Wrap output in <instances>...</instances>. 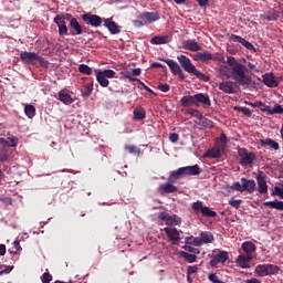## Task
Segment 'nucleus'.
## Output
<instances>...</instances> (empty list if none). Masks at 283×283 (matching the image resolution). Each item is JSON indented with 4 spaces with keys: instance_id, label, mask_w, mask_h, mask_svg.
<instances>
[{
    "instance_id": "1",
    "label": "nucleus",
    "mask_w": 283,
    "mask_h": 283,
    "mask_svg": "<svg viewBox=\"0 0 283 283\" xmlns=\"http://www.w3.org/2000/svg\"><path fill=\"white\" fill-rule=\"evenodd\" d=\"M233 81H222L219 83V90L224 94H238L241 87H251L253 85V77L247 74V66L241 63H235L232 67Z\"/></svg>"
},
{
    "instance_id": "2",
    "label": "nucleus",
    "mask_w": 283,
    "mask_h": 283,
    "mask_svg": "<svg viewBox=\"0 0 283 283\" xmlns=\"http://www.w3.org/2000/svg\"><path fill=\"white\" fill-rule=\"evenodd\" d=\"M177 60L179 61L181 67H184L185 72H188V74H193V76H197L200 81H203L205 83H208L209 75L203 74L200 71L196 70V65L191 63V60L187 55H178Z\"/></svg>"
},
{
    "instance_id": "3",
    "label": "nucleus",
    "mask_w": 283,
    "mask_h": 283,
    "mask_svg": "<svg viewBox=\"0 0 283 283\" xmlns=\"http://www.w3.org/2000/svg\"><path fill=\"white\" fill-rule=\"evenodd\" d=\"M20 60L22 63H27L29 65H36V63H40L41 67H44L45 70L50 67V62L44 60L43 56L39 55L36 52H21Z\"/></svg>"
},
{
    "instance_id": "4",
    "label": "nucleus",
    "mask_w": 283,
    "mask_h": 283,
    "mask_svg": "<svg viewBox=\"0 0 283 283\" xmlns=\"http://www.w3.org/2000/svg\"><path fill=\"white\" fill-rule=\"evenodd\" d=\"M192 211L196 216H203V218H216L218 212L211 210V208L203 206L202 201L197 200L191 205Z\"/></svg>"
},
{
    "instance_id": "5",
    "label": "nucleus",
    "mask_w": 283,
    "mask_h": 283,
    "mask_svg": "<svg viewBox=\"0 0 283 283\" xmlns=\"http://www.w3.org/2000/svg\"><path fill=\"white\" fill-rule=\"evenodd\" d=\"M158 220L165 222L167 227H180V224H182V218L178 214H170L168 212H160L158 214Z\"/></svg>"
},
{
    "instance_id": "6",
    "label": "nucleus",
    "mask_w": 283,
    "mask_h": 283,
    "mask_svg": "<svg viewBox=\"0 0 283 283\" xmlns=\"http://www.w3.org/2000/svg\"><path fill=\"white\" fill-rule=\"evenodd\" d=\"M238 154L241 158L239 160V165H241V167H251L253 163H255V153H249L247 148H240Z\"/></svg>"
},
{
    "instance_id": "7",
    "label": "nucleus",
    "mask_w": 283,
    "mask_h": 283,
    "mask_svg": "<svg viewBox=\"0 0 283 283\" xmlns=\"http://www.w3.org/2000/svg\"><path fill=\"white\" fill-rule=\"evenodd\" d=\"M80 17L86 25H91L92 28H101V25H103V18H101V15L84 13Z\"/></svg>"
},
{
    "instance_id": "8",
    "label": "nucleus",
    "mask_w": 283,
    "mask_h": 283,
    "mask_svg": "<svg viewBox=\"0 0 283 283\" xmlns=\"http://www.w3.org/2000/svg\"><path fill=\"white\" fill-rule=\"evenodd\" d=\"M159 61H164V63L168 65L172 74H175V76H178L181 81H185V78H187V76L185 75V72H182V69L180 67L178 62L174 60H165V59H159Z\"/></svg>"
},
{
    "instance_id": "9",
    "label": "nucleus",
    "mask_w": 283,
    "mask_h": 283,
    "mask_svg": "<svg viewBox=\"0 0 283 283\" xmlns=\"http://www.w3.org/2000/svg\"><path fill=\"white\" fill-rule=\"evenodd\" d=\"M230 41H232V43H240L241 45H243V48H245L247 50H250V52H258V49H255L253 43L247 41V39L240 35L231 34Z\"/></svg>"
},
{
    "instance_id": "10",
    "label": "nucleus",
    "mask_w": 283,
    "mask_h": 283,
    "mask_svg": "<svg viewBox=\"0 0 283 283\" xmlns=\"http://www.w3.org/2000/svg\"><path fill=\"white\" fill-rule=\"evenodd\" d=\"M164 231H165L168 240L170 242H172V244H178V242H180V232L178 231V229L171 228V227H166V228H164Z\"/></svg>"
},
{
    "instance_id": "11",
    "label": "nucleus",
    "mask_w": 283,
    "mask_h": 283,
    "mask_svg": "<svg viewBox=\"0 0 283 283\" xmlns=\"http://www.w3.org/2000/svg\"><path fill=\"white\" fill-rule=\"evenodd\" d=\"M195 102H196V107H200V105H202V107H211V98L209 97V95L205 94V93H198L195 94Z\"/></svg>"
},
{
    "instance_id": "12",
    "label": "nucleus",
    "mask_w": 283,
    "mask_h": 283,
    "mask_svg": "<svg viewBox=\"0 0 283 283\" xmlns=\"http://www.w3.org/2000/svg\"><path fill=\"white\" fill-rule=\"evenodd\" d=\"M138 19L147 23H156V21L160 20V13L158 12H143L138 15Z\"/></svg>"
},
{
    "instance_id": "13",
    "label": "nucleus",
    "mask_w": 283,
    "mask_h": 283,
    "mask_svg": "<svg viewBox=\"0 0 283 283\" xmlns=\"http://www.w3.org/2000/svg\"><path fill=\"white\" fill-rule=\"evenodd\" d=\"M229 260V252L219 251L218 254H214L212 260H210V266H217L219 264H224Z\"/></svg>"
},
{
    "instance_id": "14",
    "label": "nucleus",
    "mask_w": 283,
    "mask_h": 283,
    "mask_svg": "<svg viewBox=\"0 0 283 283\" xmlns=\"http://www.w3.org/2000/svg\"><path fill=\"white\" fill-rule=\"evenodd\" d=\"M258 182V191L259 193H268L269 192V185H266V177H264V172L259 171L256 176Z\"/></svg>"
},
{
    "instance_id": "15",
    "label": "nucleus",
    "mask_w": 283,
    "mask_h": 283,
    "mask_svg": "<svg viewBox=\"0 0 283 283\" xmlns=\"http://www.w3.org/2000/svg\"><path fill=\"white\" fill-rule=\"evenodd\" d=\"M251 260H253V255L240 254L235 260V264L241 269H249L251 266Z\"/></svg>"
},
{
    "instance_id": "16",
    "label": "nucleus",
    "mask_w": 283,
    "mask_h": 283,
    "mask_svg": "<svg viewBox=\"0 0 283 283\" xmlns=\"http://www.w3.org/2000/svg\"><path fill=\"white\" fill-rule=\"evenodd\" d=\"M69 25H70V29L73 30L71 32L72 36L83 34V27L81 25V23L76 18H72Z\"/></svg>"
},
{
    "instance_id": "17",
    "label": "nucleus",
    "mask_w": 283,
    "mask_h": 283,
    "mask_svg": "<svg viewBox=\"0 0 283 283\" xmlns=\"http://www.w3.org/2000/svg\"><path fill=\"white\" fill-rule=\"evenodd\" d=\"M104 25L105 28H107L111 34H120V27L116 22H114L112 19H105Z\"/></svg>"
},
{
    "instance_id": "18",
    "label": "nucleus",
    "mask_w": 283,
    "mask_h": 283,
    "mask_svg": "<svg viewBox=\"0 0 283 283\" xmlns=\"http://www.w3.org/2000/svg\"><path fill=\"white\" fill-rule=\"evenodd\" d=\"M184 50H189L190 52H200L202 46L196 40H186L184 42Z\"/></svg>"
},
{
    "instance_id": "19",
    "label": "nucleus",
    "mask_w": 283,
    "mask_h": 283,
    "mask_svg": "<svg viewBox=\"0 0 283 283\" xmlns=\"http://www.w3.org/2000/svg\"><path fill=\"white\" fill-rule=\"evenodd\" d=\"M261 147H270V149H273L274 151L280 150V144L272 139L271 137H268L265 139H260Z\"/></svg>"
},
{
    "instance_id": "20",
    "label": "nucleus",
    "mask_w": 283,
    "mask_h": 283,
    "mask_svg": "<svg viewBox=\"0 0 283 283\" xmlns=\"http://www.w3.org/2000/svg\"><path fill=\"white\" fill-rule=\"evenodd\" d=\"M263 83L268 87H277L279 85L277 78H275V75H273V73H265L263 75Z\"/></svg>"
},
{
    "instance_id": "21",
    "label": "nucleus",
    "mask_w": 283,
    "mask_h": 283,
    "mask_svg": "<svg viewBox=\"0 0 283 283\" xmlns=\"http://www.w3.org/2000/svg\"><path fill=\"white\" fill-rule=\"evenodd\" d=\"M171 41L169 35H155L150 39L151 45H165Z\"/></svg>"
},
{
    "instance_id": "22",
    "label": "nucleus",
    "mask_w": 283,
    "mask_h": 283,
    "mask_svg": "<svg viewBox=\"0 0 283 283\" xmlns=\"http://www.w3.org/2000/svg\"><path fill=\"white\" fill-rule=\"evenodd\" d=\"M241 182H243V191H248V193H253V191H255V180L241 178Z\"/></svg>"
},
{
    "instance_id": "23",
    "label": "nucleus",
    "mask_w": 283,
    "mask_h": 283,
    "mask_svg": "<svg viewBox=\"0 0 283 283\" xmlns=\"http://www.w3.org/2000/svg\"><path fill=\"white\" fill-rule=\"evenodd\" d=\"M160 193H176L178 187L174 186V182H166L159 186Z\"/></svg>"
},
{
    "instance_id": "24",
    "label": "nucleus",
    "mask_w": 283,
    "mask_h": 283,
    "mask_svg": "<svg viewBox=\"0 0 283 283\" xmlns=\"http://www.w3.org/2000/svg\"><path fill=\"white\" fill-rule=\"evenodd\" d=\"M184 176H200V166H186L181 167Z\"/></svg>"
},
{
    "instance_id": "25",
    "label": "nucleus",
    "mask_w": 283,
    "mask_h": 283,
    "mask_svg": "<svg viewBox=\"0 0 283 283\" xmlns=\"http://www.w3.org/2000/svg\"><path fill=\"white\" fill-rule=\"evenodd\" d=\"M182 107H196V95H186L180 99Z\"/></svg>"
},
{
    "instance_id": "26",
    "label": "nucleus",
    "mask_w": 283,
    "mask_h": 283,
    "mask_svg": "<svg viewBox=\"0 0 283 283\" xmlns=\"http://www.w3.org/2000/svg\"><path fill=\"white\" fill-rule=\"evenodd\" d=\"M53 21L59 28V35L60 36H67V24L65 23V21L59 20L56 18H54Z\"/></svg>"
},
{
    "instance_id": "27",
    "label": "nucleus",
    "mask_w": 283,
    "mask_h": 283,
    "mask_svg": "<svg viewBox=\"0 0 283 283\" xmlns=\"http://www.w3.org/2000/svg\"><path fill=\"white\" fill-rule=\"evenodd\" d=\"M59 101L63 103L64 105H72L74 103V98L69 93H65V91L59 92Z\"/></svg>"
},
{
    "instance_id": "28",
    "label": "nucleus",
    "mask_w": 283,
    "mask_h": 283,
    "mask_svg": "<svg viewBox=\"0 0 283 283\" xmlns=\"http://www.w3.org/2000/svg\"><path fill=\"white\" fill-rule=\"evenodd\" d=\"M182 176H185V172L181 167V168L170 172V176L168 177V182H178V180H180V178H182Z\"/></svg>"
},
{
    "instance_id": "29",
    "label": "nucleus",
    "mask_w": 283,
    "mask_h": 283,
    "mask_svg": "<svg viewBox=\"0 0 283 283\" xmlns=\"http://www.w3.org/2000/svg\"><path fill=\"white\" fill-rule=\"evenodd\" d=\"M95 76L101 87H109V80H107L106 76L101 74V70H95Z\"/></svg>"
},
{
    "instance_id": "30",
    "label": "nucleus",
    "mask_w": 283,
    "mask_h": 283,
    "mask_svg": "<svg viewBox=\"0 0 283 283\" xmlns=\"http://www.w3.org/2000/svg\"><path fill=\"white\" fill-rule=\"evenodd\" d=\"M241 249L244 251L245 255H253L255 253V245L251 241H245L242 243Z\"/></svg>"
},
{
    "instance_id": "31",
    "label": "nucleus",
    "mask_w": 283,
    "mask_h": 283,
    "mask_svg": "<svg viewBox=\"0 0 283 283\" xmlns=\"http://www.w3.org/2000/svg\"><path fill=\"white\" fill-rule=\"evenodd\" d=\"M0 145H2V147H17L19 139L17 137H9L8 139L0 138Z\"/></svg>"
},
{
    "instance_id": "32",
    "label": "nucleus",
    "mask_w": 283,
    "mask_h": 283,
    "mask_svg": "<svg viewBox=\"0 0 283 283\" xmlns=\"http://www.w3.org/2000/svg\"><path fill=\"white\" fill-rule=\"evenodd\" d=\"M195 60L200 61L201 63H207V61H213V54L209 52L197 53Z\"/></svg>"
},
{
    "instance_id": "33",
    "label": "nucleus",
    "mask_w": 283,
    "mask_h": 283,
    "mask_svg": "<svg viewBox=\"0 0 283 283\" xmlns=\"http://www.w3.org/2000/svg\"><path fill=\"white\" fill-rule=\"evenodd\" d=\"M206 158H222V150L218 147H213L207 151Z\"/></svg>"
},
{
    "instance_id": "34",
    "label": "nucleus",
    "mask_w": 283,
    "mask_h": 283,
    "mask_svg": "<svg viewBox=\"0 0 283 283\" xmlns=\"http://www.w3.org/2000/svg\"><path fill=\"white\" fill-rule=\"evenodd\" d=\"M200 238H201V242H203V244H211L214 240L213 233H211L209 231L201 232Z\"/></svg>"
},
{
    "instance_id": "35",
    "label": "nucleus",
    "mask_w": 283,
    "mask_h": 283,
    "mask_svg": "<svg viewBox=\"0 0 283 283\" xmlns=\"http://www.w3.org/2000/svg\"><path fill=\"white\" fill-rule=\"evenodd\" d=\"M179 255L181 258H184V260H186V262H188V264H193V262H196V260H198V256L196 254H191V253L185 252V251H180Z\"/></svg>"
},
{
    "instance_id": "36",
    "label": "nucleus",
    "mask_w": 283,
    "mask_h": 283,
    "mask_svg": "<svg viewBox=\"0 0 283 283\" xmlns=\"http://www.w3.org/2000/svg\"><path fill=\"white\" fill-rule=\"evenodd\" d=\"M264 207H271V209H277V211H283V201H266L264 202Z\"/></svg>"
},
{
    "instance_id": "37",
    "label": "nucleus",
    "mask_w": 283,
    "mask_h": 283,
    "mask_svg": "<svg viewBox=\"0 0 283 283\" xmlns=\"http://www.w3.org/2000/svg\"><path fill=\"white\" fill-rule=\"evenodd\" d=\"M133 114H134L135 120H145V117H146L145 108L143 107L135 108Z\"/></svg>"
},
{
    "instance_id": "38",
    "label": "nucleus",
    "mask_w": 283,
    "mask_h": 283,
    "mask_svg": "<svg viewBox=\"0 0 283 283\" xmlns=\"http://www.w3.org/2000/svg\"><path fill=\"white\" fill-rule=\"evenodd\" d=\"M254 273L259 275V277H266L268 272H266V263L265 264H259L255 266Z\"/></svg>"
},
{
    "instance_id": "39",
    "label": "nucleus",
    "mask_w": 283,
    "mask_h": 283,
    "mask_svg": "<svg viewBox=\"0 0 283 283\" xmlns=\"http://www.w3.org/2000/svg\"><path fill=\"white\" fill-rule=\"evenodd\" d=\"M125 149H126V151H128V154H133L135 156L143 155V150H140V148H138L137 146H134V145H126Z\"/></svg>"
},
{
    "instance_id": "40",
    "label": "nucleus",
    "mask_w": 283,
    "mask_h": 283,
    "mask_svg": "<svg viewBox=\"0 0 283 283\" xmlns=\"http://www.w3.org/2000/svg\"><path fill=\"white\" fill-rule=\"evenodd\" d=\"M24 114L28 118H34L36 116V108L33 105H27L24 107Z\"/></svg>"
},
{
    "instance_id": "41",
    "label": "nucleus",
    "mask_w": 283,
    "mask_h": 283,
    "mask_svg": "<svg viewBox=\"0 0 283 283\" xmlns=\"http://www.w3.org/2000/svg\"><path fill=\"white\" fill-rule=\"evenodd\" d=\"M233 109L234 112H241V114H244V116H247L248 118H251V116H253V112H251V109H249L248 107L234 106Z\"/></svg>"
},
{
    "instance_id": "42",
    "label": "nucleus",
    "mask_w": 283,
    "mask_h": 283,
    "mask_svg": "<svg viewBox=\"0 0 283 283\" xmlns=\"http://www.w3.org/2000/svg\"><path fill=\"white\" fill-rule=\"evenodd\" d=\"M92 92H94V84H86L82 91V96L84 98H90V96H92Z\"/></svg>"
},
{
    "instance_id": "43",
    "label": "nucleus",
    "mask_w": 283,
    "mask_h": 283,
    "mask_svg": "<svg viewBox=\"0 0 283 283\" xmlns=\"http://www.w3.org/2000/svg\"><path fill=\"white\" fill-rule=\"evenodd\" d=\"M266 273L268 275H275L276 273H280V266L266 263Z\"/></svg>"
},
{
    "instance_id": "44",
    "label": "nucleus",
    "mask_w": 283,
    "mask_h": 283,
    "mask_svg": "<svg viewBox=\"0 0 283 283\" xmlns=\"http://www.w3.org/2000/svg\"><path fill=\"white\" fill-rule=\"evenodd\" d=\"M78 72L81 74H86L87 76H92V67H90L87 64H80Z\"/></svg>"
},
{
    "instance_id": "45",
    "label": "nucleus",
    "mask_w": 283,
    "mask_h": 283,
    "mask_svg": "<svg viewBox=\"0 0 283 283\" xmlns=\"http://www.w3.org/2000/svg\"><path fill=\"white\" fill-rule=\"evenodd\" d=\"M101 74L104 75L106 78H116V71L111 69L101 70Z\"/></svg>"
},
{
    "instance_id": "46",
    "label": "nucleus",
    "mask_w": 283,
    "mask_h": 283,
    "mask_svg": "<svg viewBox=\"0 0 283 283\" xmlns=\"http://www.w3.org/2000/svg\"><path fill=\"white\" fill-rule=\"evenodd\" d=\"M10 160V153H8V149L3 148L0 151V163H8Z\"/></svg>"
},
{
    "instance_id": "47",
    "label": "nucleus",
    "mask_w": 283,
    "mask_h": 283,
    "mask_svg": "<svg viewBox=\"0 0 283 283\" xmlns=\"http://www.w3.org/2000/svg\"><path fill=\"white\" fill-rule=\"evenodd\" d=\"M280 15L277 14V12L275 11H272V12H268L265 15H264V19L265 21H277V18Z\"/></svg>"
},
{
    "instance_id": "48",
    "label": "nucleus",
    "mask_w": 283,
    "mask_h": 283,
    "mask_svg": "<svg viewBox=\"0 0 283 283\" xmlns=\"http://www.w3.org/2000/svg\"><path fill=\"white\" fill-rule=\"evenodd\" d=\"M182 249L188 251V253H193V255H200V249L193 248L191 245H184Z\"/></svg>"
},
{
    "instance_id": "49",
    "label": "nucleus",
    "mask_w": 283,
    "mask_h": 283,
    "mask_svg": "<svg viewBox=\"0 0 283 283\" xmlns=\"http://www.w3.org/2000/svg\"><path fill=\"white\" fill-rule=\"evenodd\" d=\"M275 114H283V107L280 104H275L274 107L270 111V116Z\"/></svg>"
},
{
    "instance_id": "50",
    "label": "nucleus",
    "mask_w": 283,
    "mask_h": 283,
    "mask_svg": "<svg viewBox=\"0 0 283 283\" xmlns=\"http://www.w3.org/2000/svg\"><path fill=\"white\" fill-rule=\"evenodd\" d=\"M55 19L60 20V21H72V13H62V14H57L55 15Z\"/></svg>"
},
{
    "instance_id": "51",
    "label": "nucleus",
    "mask_w": 283,
    "mask_h": 283,
    "mask_svg": "<svg viewBox=\"0 0 283 283\" xmlns=\"http://www.w3.org/2000/svg\"><path fill=\"white\" fill-rule=\"evenodd\" d=\"M229 205H230V207H233V209H240V205H242V200H240V199H230L229 200Z\"/></svg>"
},
{
    "instance_id": "52",
    "label": "nucleus",
    "mask_w": 283,
    "mask_h": 283,
    "mask_svg": "<svg viewBox=\"0 0 283 283\" xmlns=\"http://www.w3.org/2000/svg\"><path fill=\"white\" fill-rule=\"evenodd\" d=\"M271 196H279V198H281V200H282V198H283V190H282V188L280 186H275L273 191H272V193H271Z\"/></svg>"
},
{
    "instance_id": "53",
    "label": "nucleus",
    "mask_w": 283,
    "mask_h": 283,
    "mask_svg": "<svg viewBox=\"0 0 283 283\" xmlns=\"http://www.w3.org/2000/svg\"><path fill=\"white\" fill-rule=\"evenodd\" d=\"M208 280L213 283H224L223 281H220V279L218 277V274L216 273H210L208 276Z\"/></svg>"
},
{
    "instance_id": "54",
    "label": "nucleus",
    "mask_w": 283,
    "mask_h": 283,
    "mask_svg": "<svg viewBox=\"0 0 283 283\" xmlns=\"http://www.w3.org/2000/svg\"><path fill=\"white\" fill-rule=\"evenodd\" d=\"M188 114H190V116H193V118H202V113H200V111L198 109H189Z\"/></svg>"
},
{
    "instance_id": "55",
    "label": "nucleus",
    "mask_w": 283,
    "mask_h": 283,
    "mask_svg": "<svg viewBox=\"0 0 283 283\" xmlns=\"http://www.w3.org/2000/svg\"><path fill=\"white\" fill-rule=\"evenodd\" d=\"M139 84L142 85V87H144L146 92H148L149 94H153V96H158V94H156V92H154V90L147 86L143 81L139 80Z\"/></svg>"
},
{
    "instance_id": "56",
    "label": "nucleus",
    "mask_w": 283,
    "mask_h": 283,
    "mask_svg": "<svg viewBox=\"0 0 283 283\" xmlns=\"http://www.w3.org/2000/svg\"><path fill=\"white\" fill-rule=\"evenodd\" d=\"M231 189H234V191H244V185L240 184L239 181L234 182L231 187Z\"/></svg>"
},
{
    "instance_id": "57",
    "label": "nucleus",
    "mask_w": 283,
    "mask_h": 283,
    "mask_svg": "<svg viewBox=\"0 0 283 283\" xmlns=\"http://www.w3.org/2000/svg\"><path fill=\"white\" fill-rule=\"evenodd\" d=\"M157 88L160 91V92H169V90H171V86H169V84L165 83V84H159L157 86Z\"/></svg>"
},
{
    "instance_id": "58",
    "label": "nucleus",
    "mask_w": 283,
    "mask_h": 283,
    "mask_svg": "<svg viewBox=\"0 0 283 283\" xmlns=\"http://www.w3.org/2000/svg\"><path fill=\"white\" fill-rule=\"evenodd\" d=\"M124 77L128 78V81H130V83H134L136 81H137V83H139V81H140L138 77L132 76V74L129 72H125L124 73Z\"/></svg>"
},
{
    "instance_id": "59",
    "label": "nucleus",
    "mask_w": 283,
    "mask_h": 283,
    "mask_svg": "<svg viewBox=\"0 0 283 283\" xmlns=\"http://www.w3.org/2000/svg\"><path fill=\"white\" fill-rule=\"evenodd\" d=\"M188 275H193V273H198V265H189L187 268Z\"/></svg>"
},
{
    "instance_id": "60",
    "label": "nucleus",
    "mask_w": 283,
    "mask_h": 283,
    "mask_svg": "<svg viewBox=\"0 0 283 283\" xmlns=\"http://www.w3.org/2000/svg\"><path fill=\"white\" fill-rule=\"evenodd\" d=\"M41 280L42 283H50V281L52 280V274H50V272H46L42 275Z\"/></svg>"
},
{
    "instance_id": "61",
    "label": "nucleus",
    "mask_w": 283,
    "mask_h": 283,
    "mask_svg": "<svg viewBox=\"0 0 283 283\" xmlns=\"http://www.w3.org/2000/svg\"><path fill=\"white\" fill-rule=\"evenodd\" d=\"M169 140L170 143H178V140H180V135H178L177 133H171L169 135Z\"/></svg>"
},
{
    "instance_id": "62",
    "label": "nucleus",
    "mask_w": 283,
    "mask_h": 283,
    "mask_svg": "<svg viewBox=\"0 0 283 283\" xmlns=\"http://www.w3.org/2000/svg\"><path fill=\"white\" fill-rule=\"evenodd\" d=\"M133 24L135 28H143V25H147L146 22H144V20L139 19V20H134Z\"/></svg>"
},
{
    "instance_id": "63",
    "label": "nucleus",
    "mask_w": 283,
    "mask_h": 283,
    "mask_svg": "<svg viewBox=\"0 0 283 283\" xmlns=\"http://www.w3.org/2000/svg\"><path fill=\"white\" fill-rule=\"evenodd\" d=\"M192 243H193L195 247H202V244H205V243L202 242V238H201V237L195 238L193 241H192Z\"/></svg>"
},
{
    "instance_id": "64",
    "label": "nucleus",
    "mask_w": 283,
    "mask_h": 283,
    "mask_svg": "<svg viewBox=\"0 0 283 283\" xmlns=\"http://www.w3.org/2000/svg\"><path fill=\"white\" fill-rule=\"evenodd\" d=\"M193 240H195V237H193V235L186 237V238H185V243H186V244H193Z\"/></svg>"
}]
</instances>
